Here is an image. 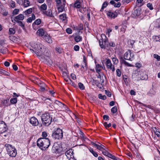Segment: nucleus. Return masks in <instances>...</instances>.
<instances>
[{"label": "nucleus", "instance_id": "23", "mask_svg": "<svg viewBox=\"0 0 160 160\" xmlns=\"http://www.w3.org/2000/svg\"><path fill=\"white\" fill-rule=\"evenodd\" d=\"M81 6L80 3L78 0H77L73 5V7L77 8H79Z\"/></svg>", "mask_w": 160, "mask_h": 160}, {"label": "nucleus", "instance_id": "33", "mask_svg": "<svg viewBox=\"0 0 160 160\" xmlns=\"http://www.w3.org/2000/svg\"><path fill=\"white\" fill-rule=\"evenodd\" d=\"M108 5V2H105L102 4V8L100 10L101 12H102L104 9L107 7Z\"/></svg>", "mask_w": 160, "mask_h": 160}, {"label": "nucleus", "instance_id": "32", "mask_svg": "<svg viewBox=\"0 0 160 160\" xmlns=\"http://www.w3.org/2000/svg\"><path fill=\"white\" fill-rule=\"evenodd\" d=\"M89 150L90 152L95 157H98V154L97 153L94 151L92 149V148H90L89 149Z\"/></svg>", "mask_w": 160, "mask_h": 160}, {"label": "nucleus", "instance_id": "38", "mask_svg": "<svg viewBox=\"0 0 160 160\" xmlns=\"http://www.w3.org/2000/svg\"><path fill=\"white\" fill-rule=\"evenodd\" d=\"M143 0H137L136 4L138 7L141 6L143 5L142 3Z\"/></svg>", "mask_w": 160, "mask_h": 160}, {"label": "nucleus", "instance_id": "47", "mask_svg": "<svg viewBox=\"0 0 160 160\" xmlns=\"http://www.w3.org/2000/svg\"><path fill=\"white\" fill-rule=\"evenodd\" d=\"M78 85L79 88L81 90H84L85 88V87L83 85V84L79 82L78 83Z\"/></svg>", "mask_w": 160, "mask_h": 160}, {"label": "nucleus", "instance_id": "8", "mask_svg": "<svg viewBox=\"0 0 160 160\" xmlns=\"http://www.w3.org/2000/svg\"><path fill=\"white\" fill-rule=\"evenodd\" d=\"M105 64L108 69L112 70V72H114L115 70V67L114 65H112L110 59H107Z\"/></svg>", "mask_w": 160, "mask_h": 160}, {"label": "nucleus", "instance_id": "50", "mask_svg": "<svg viewBox=\"0 0 160 160\" xmlns=\"http://www.w3.org/2000/svg\"><path fill=\"white\" fill-rule=\"evenodd\" d=\"M116 72L117 75L119 77H120L121 76V72L120 70L119 69H117Z\"/></svg>", "mask_w": 160, "mask_h": 160}, {"label": "nucleus", "instance_id": "54", "mask_svg": "<svg viewBox=\"0 0 160 160\" xmlns=\"http://www.w3.org/2000/svg\"><path fill=\"white\" fill-rule=\"evenodd\" d=\"M51 101L50 99L47 98V99L44 102L47 104H51ZM49 107H51V105L50 104L49 105Z\"/></svg>", "mask_w": 160, "mask_h": 160}, {"label": "nucleus", "instance_id": "31", "mask_svg": "<svg viewBox=\"0 0 160 160\" xmlns=\"http://www.w3.org/2000/svg\"><path fill=\"white\" fill-rule=\"evenodd\" d=\"M41 20L40 19H36L32 24V26L34 27L35 25H39L41 23Z\"/></svg>", "mask_w": 160, "mask_h": 160}, {"label": "nucleus", "instance_id": "13", "mask_svg": "<svg viewBox=\"0 0 160 160\" xmlns=\"http://www.w3.org/2000/svg\"><path fill=\"white\" fill-rule=\"evenodd\" d=\"M43 39L46 41V42L49 43H51L52 42V40L51 38L50 37V35L46 33L43 36Z\"/></svg>", "mask_w": 160, "mask_h": 160}, {"label": "nucleus", "instance_id": "59", "mask_svg": "<svg viewBox=\"0 0 160 160\" xmlns=\"http://www.w3.org/2000/svg\"><path fill=\"white\" fill-rule=\"evenodd\" d=\"M42 136L43 137L42 138H47L46 137L48 136L47 132L45 131L43 132L42 133Z\"/></svg>", "mask_w": 160, "mask_h": 160}, {"label": "nucleus", "instance_id": "17", "mask_svg": "<svg viewBox=\"0 0 160 160\" xmlns=\"http://www.w3.org/2000/svg\"><path fill=\"white\" fill-rule=\"evenodd\" d=\"M1 103L5 107H8L10 105L9 103V99H4L2 100Z\"/></svg>", "mask_w": 160, "mask_h": 160}, {"label": "nucleus", "instance_id": "28", "mask_svg": "<svg viewBox=\"0 0 160 160\" xmlns=\"http://www.w3.org/2000/svg\"><path fill=\"white\" fill-rule=\"evenodd\" d=\"M10 102L11 104H15L17 102V98H11L10 100Z\"/></svg>", "mask_w": 160, "mask_h": 160}, {"label": "nucleus", "instance_id": "11", "mask_svg": "<svg viewBox=\"0 0 160 160\" xmlns=\"http://www.w3.org/2000/svg\"><path fill=\"white\" fill-rule=\"evenodd\" d=\"M107 15L109 17L114 19L117 17L118 13L116 11L112 12L110 10L107 12Z\"/></svg>", "mask_w": 160, "mask_h": 160}, {"label": "nucleus", "instance_id": "62", "mask_svg": "<svg viewBox=\"0 0 160 160\" xmlns=\"http://www.w3.org/2000/svg\"><path fill=\"white\" fill-rule=\"evenodd\" d=\"M154 132L158 137H160V132L159 131L156 130V131H154Z\"/></svg>", "mask_w": 160, "mask_h": 160}, {"label": "nucleus", "instance_id": "49", "mask_svg": "<svg viewBox=\"0 0 160 160\" xmlns=\"http://www.w3.org/2000/svg\"><path fill=\"white\" fill-rule=\"evenodd\" d=\"M100 144V145H99V147H98V149L100 151H102V149H103L104 150H105V147L103 145L101 144L100 143H99Z\"/></svg>", "mask_w": 160, "mask_h": 160}, {"label": "nucleus", "instance_id": "16", "mask_svg": "<svg viewBox=\"0 0 160 160\" xmlns=\"http://www.w3.org/2000/svg\"><path fill=\"white\" fill-rule=\"evenodd\" d=\"M47 33L43 29H40L37 31V33L39 36H44L46 33Z\"/></svg>", "mask_w": 160, "mask_h": 160}, {"label": "nucleus", "instance_id": "63", "mask_svg": "<svg viewBox=\"0 0 160 160\" xmlns=\"http://www.w3.org/2000/svg\"><path fill=\"white\" fill-rule=\"evenodd\" d=\"M108 45L112 47H114L115 46V44L114 42H111L108 43Z\"/></svg>", "mask_w": 160, "mask_h": 160}, {"label": "nucleus", "instance_id": "24", "mask_svg": "<svg viewBox=\"0 0 160 160\" xmlns=\"http://www.w3.org/2000/svg\"><path fill=\"white\" fill-rule=\"evenodd\" d=\"M154 24L155 28H160V18L157 19Z\"/></svg>", "mask_w": 160, "mask_h": 160}, {"label": "nucleus", "instance_id": "60", "mask_svg": "<svg viewBox=\"0 0 160 160\" xmlns=\"http://www.w3.org/2000/svg\"><path fill=\"white\" fill-rule=\"evenodd\" d=\"M8 50L7 48H5L3 49H2L0 50V52L3 54H5Z\"/></svg>", "mask_w": 160, "mask_h": 160}, {"label": "nucleus", "instance_id": "48", "mask_svg": "<svg viewBox=\"0 0 160 160\" xmlns=\"http://www.w3.org/2000/svg\"><path fill=\"white\" fill-rule=\"evenodd\" d=\"M153 57L157 59V61H160V56L157 54H154L153 55Z\"/></svg>", "mask_w": 160, "mask_h": 160}, {"label": "nucleus", "instance_id": "5", "mask_svg": "<svg viewBox=\"0 0 160 160\" xmlns=\"http://www.w3.org/2000/svg\"><path fill=\"white\" fill-rule=\"evenodd\" d=\"M52 136L53 138L56 139H62L63 136V132L62 130L59 128L55 129L53 131Z\"/></svg>", "mask_w": 160, "mask_h": 160}, {"label": "nucleus", "instance_id": "4", "mask_svg": "<svg viewBox=\"0 0 160 160\" xmlns=\"http://www.w3.org/2000/svg\"><path fill=\"white\" fill-rule=\"evenodd\" d=\"M5 147H6L7 153L11 157H15L17 155V150L12 145L8 144H6Z\"/></svg>", "mask_w": 160, "mask_h": 160}, {"label": "nucleus", "instance_id": "64", "mask_svg": "<svg viewBox=\"0 0 160 160\" xmlns=\"http://www.w3.org/2000/svg\"><path fill=\"white\" fill-rule=\"evenodd\" d=\"M121 5V3L120 2H118L117 3H116L114 5V7H115L119 8L120 7Z\"/></svg>", "mask_w": 160, "mask_h": 160}, {"label": "nucleus", "instance_id": "40", "mask_svg": "<svg viewBox=\"0 0 160 160\" xmlns=\"http://www.w3.org/2000/svg\"><path fill=\"white\" fill-rule=\"evenodd\" d=\"M9 32L10 34H14L15 32V30L13 28H10L9 29Z\"/></svg>", "mask_w": 160, "mask_h": 160}, {"label": "nucleus", "instance_id": "27", "mask_svg": "<svg viewBox=\"0 0 160 160\" xmlns=\"http://www.w3.org/2000/svg\"><path fill=\"white\" fill-rule=\"evenodd\" d=\"M41 11H45L47 9V6L45 3H44L39 8Z\"/></svg>", "mask_w": 160, "mask_h": 160}, {"label": "nucleus", "instance_id": "34", "mask_svg": "<svg viewBox=\"0 0 160 160\" xmlns=\"http://www.w3.org/2000/svg\"><path fill=\"white\" fill-rule=\"evenodd\" d=\"M16 22L18 23V25L21 26L23 29H25V25L22 22L20 21H16Z\"/></svg>", "mask_w": 160, "mask_h": 160}, {"label": "nucleus", "instance_id": "53", "mask_svg": "<svg viewBox=\"0 0 160 160\" xmlns=\"http://www.w3.org/2000/svg\"><path fill=\"white\" fill-rule=\"evenodd\" d=\"M138 102L139 103L142 104L143 106H144L150 109H152V107L150 105H147L143 104V103H142L141 102Z\"/></svg>", "mask_w": 160, "mask_h": 160}, {"label": "nucleus", "instance_id": "41", "mask_svg": "<svg viewBox=\"0 0 160 160\" xmlns=\"http://www.w3.org/2000/svg\"><path fill=\"white\" fill-rule=\"evenodd\" d=\"M101 67V66L99 64H97L96 66V70L97 72L99 73L100 72L101 70L100 68Z\"/></svg>", "mask_w": 160, "mask_h": 160}, {"label": "nucleus", "instance_id": "1", "mask_svg": "<svg viewBox=\"0 0 160 160\" xmlns=\"http://www.w3.org/2000/svg\"><path fill=\"white\" fill-rule=\"evenodd\" d=\"M31 46L34 50L30 48V50L35 53L39 59L42 62L50 64V53L46 47L39 42L32 43Z\"/></svg>", "mask_w": 160, "mask_h": 160}, {"label": "nucleus", "instance_id": "14", "mask_svg": "<svg viewBox=\"0 0 160 160\" xmlns=\"http://www.w3.org/2000/svg\"><path fill=\"white\" fill-rule=\"evenodd\" d=\"M42 14L46 15L47 16L50 17H53L52 14V12L51 9H48L47 11H42Z\"/></svg>", "mask_w": 160, "mask_h": 160}, {"label": "nucleus", "instance_id": "39", "mask_svg": "<svg viewBox=\"0 0 160 160\" xmlns=\"http://www.w3.org/2000/svg\"><path fill=\"white\" fill-rule=\"evenodd\" d=\"M64 9V6L63 5H61L60 7L58 8V10L59 12H63Z\"/></svg>", "mask_w": 160, "mask_h": 160}, {"label": "nucleus", "instance_id": "51", "mask_svg": "<svg viewBox=\"0 0 160 160\" xmlns=\"http://www.w3.org/2000/svg\"><path fill=\"white\" fill-rule=\"evenodd\" d=\"M154 41L156 42L158 41L160 42V36H155L154 38Z\"/></svg>", "mask_w": 160, "mask_h": 160}, {"label": "nucleus", "instance_id": "7", "mask_svg": "<svg viewBox=\"0 0 160 160\" xmlns=\"http://www.w3.org/2000/svg\"><path fill=\"white\" fill-rule=\"evenodd\" d=\"M73 151L72 149L67 150L65 152V155L69 160H76L73 156Z\"/></svg>", "mask_w": 160, "mask_h": 160}, {"label": "nucleus", "instance_id": "25", "mask_svg": "<svg viewBox=\"0 0 160 160\" xmlns=\"http://www.w3.org/2000/svg\"><path fill=\"white\" fill-rule=\"evenodd\" d=\"M99 44L101 48H102L105 49L106 48L105 45L104 44L102 39H100L99 41Z\"/></svg>", "mask_w": 160, "mask_h": 160}, {"label": "nucleus", "instance_id": "10", "mask_svg": "<svg viewBox=\"0 0 160 160\" xmlns=\"http://www.w3.org/2000/svg\"><path fill=\"white\" fill-rule=\"evenodd\" d=\"M52 106L53 108L51 107V108L53 109L54 108H58V106H59V107H64V106H65V105L64 104L56 100L54 102Z\"/></svg>", "mask_w": 160, "mask_h": 160}, {"label": "nucleus", "instance_id": "21", "mask_svg": "<svg viewBox=\"0 0 160 160\" xmlns=\"http://www.w3.org/2000/svg\"><path fill=\"white\" fill-rule=\"evenodd\" d=\"M36 18V17L34 14L32 13V17L28 18L27 20V22L28 23H31L32 20H34Z\"/></svg>", "mask_w": 160, "mask_h": 160}, {"label": "nucleus", "instance_id": "2", "mask_svg": "<svg viewBox=\"0 0 160 160\" xmlns=\"http://www.w3.org/2000/svg\"><path fill=\"white\" fill-rule=\"evenodd\" d=\"M50 145V141L48 138H40L37 141V145L41 149L45 150Z\"/></svg>", "mask_w": 160, "mask_h": 160}, {"label": "nucleus", "instance_id": "26", "mask_svg": "<svg viewBox=\"0 0 160 160\" xmlns=\"http://www.w3.org/2000/svg\"><path fill=\"white\" fill-rule=\"evenodd\" d=\"M0 73L6 76L10 75V73L8 72L1 69H0Z\"/></svg>", "mask_w": 160, "mask_h": 160}, {"label": "nucleus", "instance_id": "42", "mask_svg": "<svg viewBox=\"0 0 160 160\" xmlns=\"http://www.w3.org/2000/svg\"><path fill=\"white\" fill-rule=\"evenodd\" d=\"M30 2L28 0H25L24 1V6L25 7H27L29 5Z\"/></svg>", "mask_w": 160, "mask_h": 160}, {"label": "nucleus", "instance_id": "56", "mask_svg": "<svg viewBox=\"0 0 160 160\" xmlns=\"http://www.w3.org/2000/svg\"><path fill=\"white\" fill-rule=\"evenodd\" d=\"M102 153L104 155L107 157H108L109 154H110V153L107 151L106 150L105 151H102Z\"/></svg>", "mask_w": 160, "mask_h": 160}, {"label": "nucleus", "instance_id": "45", "mask_svg": "<svg viewBox=\"0 0 160 160\" xmlns=\"http://www.w3.org/2000/svg\"><path fill=\"white\" fill-rule=\"evenodd\" d=\"M103 124L104 126L106 128H109L111 126V124L110 123L108 124L107 122H105L103 123Z\"/></svg>", "mask_w": 160, "mask_h": 160}, {"label": "nucleus", "instance_id": "46", "mask_svg": "<svg viewBox=\"0 0 160 160\" xmlns=\"http://www.w3.org/2000/svg\"><path fill=\"white\" fill-rule=\"evenodd\" d=\"M111 112L113 113H116L117 111V108L116 106H114L112 108L111 110Z\"/></svg>", "mask_w": 160, "mask_h": 160}, {"label": "nucleus", "instance_id": "61", "mask_svg": "<svg viewBox=\"0 0 160 160\" xmlns=\"http://www.w3.org/2000/svg\"><path fill=\"white\" fill-rule=\"evenodd\" d=\"M78 29L79 30H82L83 29V25L82 24H79L78 26Z\"/></svg>", "mask_w": 160, "mask_h": 160}, {"label": "nucleus", "instance_id": "37", "mask_svg": "<svg viewBox=\"0 0 160 160\" xmlns=\"http://www.w3.org/2000/svg\"><path fill=\"white\" fill-rule=\"evenodd\" d=\"M66 15L65 14H63L59 15L60 18L62 21H65L66 19Z\"/></svg>", "mask_w": 160, "mask_h": 160}, {"label": "nucleus", "instance_id": "35", "mask_svg": "<svg viewBox=\"0 0 160 160\" xmlns=\"http://www.w3.org/2000/svg\"><path fill=\"white\" fill-rule=\"evenodd\" d=\"M112 62L114 64H117L118 63V60L117 59V58L115 57H113L112 58Z\"/></svg>", "mask_w": 160, "mask_h": 160}, {"label": "nucleus", "instance_id": "20", "mask_svg": "<svg viewBox=\"0 0 160 160\" xmlns=\"http://www.w3.org/2000/svg\"><path fill=\"white\" fill-rule=\"evenodd\" d=\"M120 62L122 64H123L125 65L129 66V67H131L132 66V65L128 62H126L123 58L122 57H121L120 58Z\"/></svg>", "mask_w": 160, "mask_h": 160}, {"label": "nucleus", "instance_id": "36", "mask_svg": "<svg viewBox=\"0 0 160 160\" xmlns=\"http://www.w3.org/2000/svg\"><path fill=\"white\" fill-rule=\"evenodd\" d=\"M32 8H30L23 12L24 13H25L26 15H27V14H31L32 12Z\"/></svg>", "mask_w": 160, "mask_h": 160}, {"label": "nucleus", "instance_id": "9", "mask_svg": "<svg viewBox=\"0 0 160 160\" xmlns=\"http://www.w3.org/2000/svg\"><path fill=\"white\" fill-rule=\"evenodd\" d=\"M7 130V125L3 121L0 122V133H2L6 132Z\"/></svg>", "mask_w": 160, "mask_h": 160}, {"label": "nucleus", "instance_id": "55", "mask_svg": "<svg viewBox=\"0 0 160 160\" xmlns=\"http://www.w3.org/2000/svg\"><path fill=\"white\" fill-rule=\"evenodd\" d=\"M147 7L150 9V10H152L153 9V8L152 4L149 3L147 4Z\"/></svg>", "mask_w": 160, "mask_h": 160}, {"label": "nucleus", "instance_id": "44", "mask_svg": "<svg viewBox=\"0 0 160 160\" xmlns=\"http://www.w3.org/2000/svg\"><path fill=\"white\" fill-rule=\"evenodd\" d=\"M98 98L102 100H105L106 99V97L105 95L102 96V94H99L98 95Z\"/></svg>", "mask_w": 160, "mask_h": 160}, {"label": "nucleus", "instance_id": "12", "mask_svg": "<svg viewBox=\"0 0 160 160\" xmlns=\"http://www.w3.org/2000/svg\"><path fill=\"white\" fill-rule=\"evenodd\" d=\"M29 122L33 126H37L39 124L38 120L34 117H32L30 119Z\"/></svg>", "mask_w": 160, "mask_h": 160}, {"label": "nucleus", "instance_id": "19", "mask_svg": "<svg viewBox=\"0 0 160 160\" xmlns=\"http://www.w3.org/2000/svg\"><path fill=\"white\" fill-rule=\"evenodd\" d=\"M141 14V9L138 8L134 10L133 14L135 16H138Z\"/></svg>", "mask_w": 160, "mask_h": 160}, {"label": "nucleus", "instance_id": "30", "mask_svg": "<svg viewBox=\"0 0 160 160\" xmlns=\"http://www.w3.org/2000/svg\"><path fill=\"white\" fill-rule=\"evenodd\" d=\"M108 157L110 158L113 160H121L120 158L116 157L115 156L112 155L110 153L109 154Z\"/></svg>", "mask_w": 160, "mask_h": 160}, {"label": "nucleus", "instance_id": "6", "mask_svg": "<svg viewBox=\"0 0 160 160\" xmlns=\"http://www.w3.org/2000/svg\"><path fill=\"white\" fill-rule=\"evenodd\" d=\"M52 150L56 153H59L62 150L61 145L57 142L54 143L52 147Z\"/></svg>", "mask_w": 160, "mask_h": 160}, {"label": "nucleus", "instance_id": "52", "mask_svg": "<svg viewBox=\"0 0 160 160\" xmlns=\"http://www.w3.org/2000/svg\"><path fill=\"white\" fill-rule=\"evenodd\" d=\"M19 10L18 9H15L12 12V14L14 15H15L17 14L19 12Z\"/></svg>", "mask_w": 160, "mask_h": 160}, {"label": "nucleus", "instance_id": "18", "mask_svg": "<svg viewBox=\"0 0 160 160\" xmlns=\"http://www.w3.org/2000/svg\"><path fill=\"white\" fill-rule=\"evenodd\" d=\"M124 58L125 59L132 61V60L131 59L130 53L128 50L124 53Z\"/></svg>", "mask_w": 160, "mask_h": 160}, {"label": "nucleus", "instance_id": "22", "mask_svg": "<svg viewBox=\"0 0 160 160\" xmlns=\"http://www.w3.org/2000/svg\"><path fill=\"white\" fill-rule=\"evenodd\" d=\"M83 64L82 65V67L84 69V67H85L86 70L87 69V63L86 59L85 56H83Z\"/></svg>", "mask_w": 160, "mask_h": 160}, {"label": "nucleus", "instance_id": "15", "mask_svg": "<svg viewBox=\"0 0 160 160\" xmlns=\"http://www.w3.org/2000/svg\"><path fill=\"white\" fill-rule=\"evenodd\" d=\"M24 16L22 14H20L14 17V21L15 22L16 21L22 20L24 18Z\"/></svg>", "mask_w": 160, "mask_h": 160}, {"label": "nucleus", "instance_id": "57", "mask_svg": "<svg viewBox=\"0 0 160 160\" xmlns=\"http://www.w3.org/2000/svg\"><path fill=\"white\" fill-rule=\"evenodd\" d=\"M66 31L69 34H71L72 32V31L70 28H67L66 30Z\"/></svg>", "mask_w": 160, "mask_h": 160}, {"label": "nucleus", "instance_id": "29", "mask_svg": "<svg viewBox=\"0 0 160 160\" xmlns=\"http://www.w3.org/2000/svg\"><path fill=\"white\" fill-rule=\"evenodd\" d=\"M74 40L76 42H78L82 40V37L79 35H77L74 38Z\"/></svg>", "mask_w": 160, "mask_h": 160}, {"label": "nucleus", "instance_id": "43", "mask_svg": "<svg viewBox=\"0 0 160 160\" xmlns=\"http://www.w3.org/2000/svg\"><path fill=\"white\" fill-rule=\"evenodd\" d=\"M10 6L12 8H14L16 7L15 2L11 1L10 2Z\"/></svg>", "mask_w": 160, "mask_h": 160}, {"label": "nucleus", "instance_id": "3", "mask_svg": "<svg viewBox=\"0 0 160 160\" xmlns=\"http://www.w3.org/2000/svg\"><path fill=\"white\" fill-rule=\"evenodd\" d=\"M41 120L43 124L45 126H49L52 122V118L48 113H45L41 116Z\"/></svg>", "mask_w": 160, "mask_h": 160}, {"label": "nucleus", "instance_id": "58", "mask_svg": "<svg viewBox=\"0 0 160 160\" xmlns=\"http://www.w3.org/2000/svg\"><path fill=\"white\" fill-rule=\"evenodd\" d=\"M56 50L59 53H61L62 52V50L60 47H58L56 48Z\"/></svg>", "mask_w": 160, "mask_h": 160}]
</instances>
